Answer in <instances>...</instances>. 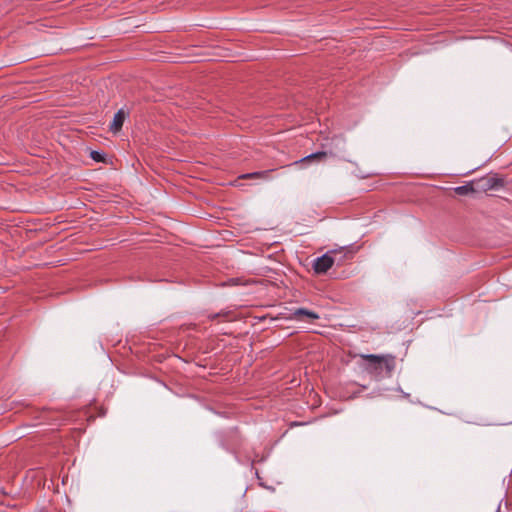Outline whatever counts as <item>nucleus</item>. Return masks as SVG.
<instances>
[{"label": "nucleus", "mask_w": 512, "mask_h": 512, "mask_svg": "<svg viewBox=\"0 0 512 512\" xmlns=\"http://www.w3.org/2000/svg\"><path fill=\"white\" fill-rule=\"evenodd\" d=\"M294 317L297 318V319H300L302 316H306L310 319H319V315L313 311H310L308 309H305V308H298L294 311L293 313Z\"/></svg>", "instance_id": "4"}, {"label": "nucleus", "mask_w": 512, "mask_h": 512, "mask_svg": "<svg viewBox=\"0 0 512 512\" xmlns=\"http://www.w3.org/2000/svg\"><path fill=\"white\" fill-rule=\"evenodd\" d=\"M361 358L367 362L365 370L377 379L383 376L384 370L385 375L389 376L395 367L394 358L391 356L384 357L369 354L361 355Z\"/></svg>", "instance_id": "1"}, {"label": "nucleus", "mask_w": 512, "mask_h": 512, "mask_svg": "<svg viewBox=\"0 0 512 512\" xmlns=\"http://www.w3.org/2000/svg\"><path fill=\"white\" fill-rule=\"evenodd\" d=\"M91 157L92 159L96 160V161H102L103 160V155L98 152V151H92L91 152Z\"/></svg>", "instance_id": "8"}, {"label": "nucleus", "mask_w": 512, "mask_h": 512, "mask_svg": "<svg viewBox=\"0 0 512 512\" xmlns=\"http://www.w3.org/2000/svg\"><path fill=\"white\" fill-rule=\"evenodd\" d=\"M333 254L334 252L330 251L314 260L313 268L316 273H326L333 266L335 262Z\"/></svg>", "instance_id": "2"}, {"label": "nucleus", "mask_w": 512, "mask_h": 512, "mask_svg": "<svg viewBox=\"0 0 512 512\" xmlns=\"http://www.w3.org/2000/svg\"><path fill=\"white\" fill-rule=\"evenodd\" d=\"M269 173H270V170L252 172V173H247V174L242 175L241 178H244V179H250V178L268 179Z\"/></svg>", "instance_id": "5"}, {"label": "nucleus", "mask_w": 512, "mask_h": 512, "mask_svg": "<svg viewBox=\"0 0 512 512\" xmlns=\"http://www.w3.org/2000/svg\"><path fill=\"white\" fill-rule=\"evenodd\" d=\"M326 156H327V152L319 151V152L312 153L310 155L303 157L300 160V162H306V161H311V160H323L326 158Z\"/></svg>", "instance_id": "6"}, {"label": "nucleus", "mask_w": 512, "mask_h": 512, "mask_svg": "<svg viewBox=\"0 0 512 512\" xmlns=\"http://www.w3.org/2000/svg\"><path fill=\"white\" fill-rule=\"evenodd\" d=\"M473 188L469 185H463L455 188V192L459 195H466L469 192H472Z\"/></svg>", "instance_id": "7"}, {"label": "nucleus", "mask_w": 512, "mask_h": 512, "mask_svg": "<svg viewBox=\"0 0 512 512\" xmlns=\"http://www.w3.org/2000/svg\"><path fill=\"white\" fill-rule=\"evenodd\" d=\"M127 115L128 113L124 109H120L117 111L110 124V130L113 133H117L121 130Z\"/></svg>", "instance_id": "3"}]
</instances>
